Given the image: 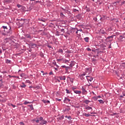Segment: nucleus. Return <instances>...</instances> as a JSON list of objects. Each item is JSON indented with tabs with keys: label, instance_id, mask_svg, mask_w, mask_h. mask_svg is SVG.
Returning a JSON list of instances; mask_svg holds the SVG:
<instances>
[{
	"label": "nucleus",
	"instance_id": "obj_4",
	"mask_svg": "<svg viewBox=\"0 0 125 125\" xmlns=\"http://www.w3.org/2000/svg\"><path fill=\"white\" fill-rule=\"evenodd\" d=\"M85 78H86V80L88 82H91L92 81H93V79H94L93 77L90 76H85Z\"/></svg>",
	"mask_w": 125,
	"mask_h": 125
},
{
	"label": "nucleus",
	"instance_id": "obj_1",
	"mask_svg": "<svg viewBox=\"0 0 125 125\" xmlns=\"http://www.w3.org/2000/svg\"><path fill=\"white\" fill-rule=\"evenodd\" d=\"M114 37H115V35H112V36L107 37L106 39L107 42V43H109V42H113V38Z\"/></svg>",
	"mask_w": 125,
	"mask_h": 125
},
{
	"label": "nucleus",
	"instance_id": "obj_41",
	"mask_svg": "<svg viewBox=\"0 0 125 125\" xmlns=\"http://www.w3.org/2000/svg\"><path fill=\"white\" fill-rule=\"evenodd\" d=\"M59 52H60V53H63V50L62 49H60L59 50Z\"/></svg>",
	"mask_w": 125,
	"mask_h": 125
},
{
	"label": "nucleus",
	"instance_id": "obj_58",
	"mask_svg": "<svg viewBox=\"0 0 125 125\" xmlns=\"http://www.w3.org/2000/svg\"><path fill=\"white\" fill-rule=\"evenodd\" d=\"M1 73L2 74H6L7 72H6V71H4L1 72Z\"/></svg>",
	"mask_w": 125,
	"mask_h": 125
},
{
	"label": "nucleus",
	"instance_id": "obj_14",
	"mask_svg": "<svg viewBox=\"0 0 125 125\" xmlns=\"http://www.w3.org/2000/svg\"><path fill=\"white\" fill-rule=\"evenodd\" d=\"M38 21H42V22H45L46 20L45 19L39 18L38 19Z\"/></svg>",
	"mask_w": 125,
	"mask_h": 125
},
{
	"label": "nucleus",
	"instance_id": "obj_28",
	"mask_svg": "<svg viewBox=\"0 0 125 125\" xmlns=\"http://www.w3.org/2000/svg\"><path fill=\"white\" fill-rule=\"evenodd\" d=\"M92 99H93V100H94V101H97L98 98H97V97H92Z\"/></svg>",
	"mask_w": 125,
	"mask_h": 125
},
{
	"label": "nucleus",
	"instance_id": "obj_51",
	"mask_svg": "<svg viewBox=\"0 0 125 125\" xmlns=\"http://www.w3.org/2000/svg\"><path fill=\"white\" fill-rule=\"evenodd\" d=\"M47 47H49V48H52V47L51 45H49V44H47Z\"/></svg>",
	"mask_w": 125,
	"mask_h": 125
},
{
	"label": "nucleus",
	"instance_id": "obj_36",
	"mask_svg": "<svg viewBox=\"0 0 125 125\" xmlns=\"http://www.w3.org/2000/svg\"><path fill=\"white\" fill-rule=\"evenodd\" d=\"M40 55L41 56V57L43 58L44 56V55L43 54V53H42V52H40Z\"/></svg>",
	"mask_w": 125,
	"mask_h": 125
},
{
	"label": "nucleus",
	"instance_id": "obj_9",
	"mask_svg": "<svg viewBox=\"0 0 125 125\" xmlns=\"http://www.w3.org/2000/svg\"><path fill=\"white\" fill-rule=\"evenodd\" d=\"M24 36L26 39H29V40L32 39V36L30 34H25Z\"/></svg>",
	"mask_w": 125,
	"mask_h": 125
},
{
	"label": "nucleus",
	"instance_id": "obj_53",
	"mask_svg": "<svg viewBox=\"0 0 125 125\" xmlns=\"http://www.w3.org/2000/svg\"><path fill=\"white\" fill-rule=\"evenodd\" d=\"M119 37L121 39V40H123V39H124V36H123V35H120Z\"/></svg>",
	"mask_w": 125,
	"mask_h": 125
},
{
	"label": "nucleus",
	"instance_id": "obj_3",
	"mask_svg": "<svg viewBox=\"0 0 125 125\" xmlns=\"http://www.w3.org/2000/svg\"><path fill=\"white\" fill-rule=\"evenodd\" d=\"M82 89L83 94L84 95H86V94H87V91L85 90V87L82 86Z\"/></svg>",
	"mask_w": 125,
	"mask_h": 125
},
{
	"label": "nucleus",
	"instance_id": "obj_30",
	"mask_svg": "<svg viewBox=\"0 0 125 125\" xmlns=\"http://www.w3.org/2000/svg\"><path fill=\"white\" fill-rule=\"evenodd\" d=\"M8 105L9 106H12V107H13V108H15V107H16V105H15L14 104H13L11 103L8 104Z\"/></svg>",
	"mask_w": 125,
	"mask_h": 125
},
{
	"label": "nucleus",
	"instance_id": "obj_6",
	"mask_svg": "<svg viewBox=\"0 0 125 125\" xmlns=\"http://www.w3.org/2000/svg\"><path fill=\"white\" fill-rule=\"evenodd\" d=\"M42 120H43V118L42 116L40 117L39 118V120L37 119V120L35 121L36 123H37V124H39V123H40V122H42Z\"/></svg>",
	"mask_w": 125,
	"mask_h": 125
},
{
	"label": "nucleus",
	"instance_id": "obj_32",
	"mask_svg": "<svg viewBox=\"0 0 125 125\" xmlns=\"http://www.w3.org/2000/svg\"><path fill=\"white\" fill-rule=\"evenodd\" d=\"M65 91H66V93L70 94L71 93V91L69 90L67 88L65 89Z\"/></svg>",
	"mask_w": 125,
	"mask_h": 125
},
{
	"label": "nucleus",
	"instance_id": "obj_31",
	"mask_svg": "<svg viewBox=\"0 0 125 125\" xmlns=\"http://www.w3.org/2000/svg\"><path fill=\"white\" fill-rule=\"evenodd\" d=\"M62 63H65V64H67V62H69V60H62Z\"/></svg>",
	"mask_w": 125,
	"mask_h": 125
},
{
	"label": "nucleus",
	"instance_id": "obj_33",
	"mask_svg": "<svg viewBox=\"0 0 125 125\" xmlns=\"http://www.w3.org/2000/svg\"><path fill=\"white\" fill-rule=\"evenodd\" d=\"M98 102L101 104H104V101L102 100H99Z\"/></svg>",
	"mask_w": 125,
	"mask_h": 125
},
{
	"label": "nucleus",
	"instance_id": "obj_7",
	"mask_svg": "<svg viewBox=\"0 0 125 125\" xmlns=\"http://www.w3.org/2000/svg\"><path fill=\"white\" fill-rule=\"evenodd\" d=\"M75 64H76V62H75L74 61H71V63L69 64V67L70 68H73V67H74V66H75Z\"/></svg>",
	"mask_w": 125,
	"mask_h": 125
},
{
	"label": "nucleus",
	"instance_id": "obj_22",
	"mask_svg": "<svg viewBox=\"0 0 125 125\" xmlns=\"http://www.w3.org/2000/svg\"><path fill=\"white\" fill-rule=\"evenodd\" d=\"M60 17L62 18H65V15H64V14H63V13L61 12L60 13Z\"/></svg>",
	"mask_w": 125,
	"mask_h": 125
},
{
	"label": "nucleus",
	"instance_id": "obj_46",
	"mask_svg": "<svg viewBox=\"0 0 125 125\" xmlns=\"http://www.w3.org/2000/svg\"><path fill=\"white\" fill-rule=\"evenodd\" d=\"M17 7H18V8H20V7H22V5H21L19 4H17Z\"/></svg>",
	"mask_w": 125,
	"mask_h": 125
},
{
	"label": "nucleus",
	"instance_id": "obj_11",
	"mask_svg": "<svg viewBox=\"0 0 125 125\" xmlns=\"http://www.w3.org/2000/svg\"><path fill=\"white\" fill-rule=\"evenodd\" d=\"M4 3H11L12 2V0H4Z\"/></svg>",
	"mask_w": 125,
	"mask_h": 125
},
{
	"label": "nucleus",
	"instance_id": "obj_5",
	"mask_svg": "<svg viewBox=\"0 0 125 125\" xmlns=\"http://www.w3.org/2000/svg\"><path fill=\"white\" fill-rule=\"evenodd\" d=\"M70 101H71V100L70 99H68V98L65 97L63 102H64V103L67 104V103H69V102H70Z\"/></svg>",
	"mask_w": 125,
	"mask_h": 125
},
{
	"label": "nucleus",
	"instance_id": "obj_29",
	"mask_svg": "<svg viewBox=\"0 0 125 125\" xmlns=\"http://www.w3.org/2000/svg\"><path fill=\"white\" fill-rule=\"evenodd\" d=\"M90 101L87 100H85L84 101V103H85V104H88L89 103H90Z\"/></svg>",
	"mask_w": 125,
	"mask_h": 125
},
{
	"label": "nucleus",
	"instance_id": "obj_10",
	"mask_svg": "<svg viewBox=\"0 0 125 125\" xmlns=\"http://www.w3.org/2000/svg\"><path fill=\"white\" fill-rule=\"evenodd\" d=\"M96 18H97V20H100L101 21V22H102V18L101 16H100V15H97Z\"/></svg>",
	"mask_w": 125,
	"mask_h": 125
},
{
	"label": "nucleus",
	"instance_id": "obj_15",
	"mask_svg": "<svg viewBox=\"0 0 125 125\" xmlns=\"http://www.w3.org/2000/svg\"><path fill=\"white\" fill-rule=\"evenodd\" d=\"M84 41L85 42H89V37L84 38Z\"/></svg>",
	"mask_w": 125,
	"mask_h": 125
},
{
	"label": "nucleus",
	"instance_id": "obj_21",
	"mask_svg": "<svg viewBox=\"0 0 125 125\" xmlns=\"http://www.w3.org/2000/svg\"><path fill=\"white\" fill-rule=\"evenodd\" d=\"M71 69H72V68H71V67L70 66H66V67H65V71L66 72H68V71L69 70H71Z\"/></svg>",
	"mask_w": 125,
	"mask_h": 125
},
{
	"label": "nucleus",
	"instance_id": "obj_19",
	"mask_svg": "<svg viewBox=\"0 0 125 125\" xmlns=\"http://www.w3.org/2000/svg\"><path fill=\"white\" fill-rule=\"evenodd\" d=\"M79 77L80 78V80H84V79H85V77H84V76L82 75L81 74L79 75Z\"/></svg>",
	"mask_w": 125,
	"mask_h": 125
},
{
	"label": "nucleus",
	"instance_id": "obj_17",
	"mask_svg": "<svg viewBox=\"0 0 125 125\" xmlns=\"http://www.w3.org/2000/svg\"><path fill=\"white\" fill-rule=\"evenodd\" d=\"M42 101L45 104H46V103H50V101H49V100H43Z\"/></svg>",
	"mask_w": 125,
	"mask_h": 125
},
{
	"label": "nucleus",
	"instance_id": "obj_34",
	"mask_svg": "<svg viewBox=\"0 0 125 125\" xmlns=\"http://www.w3.org/2000/svg\"><path fill=\"white\" fill-rule=\"evenodd\" d=\"M28 107H30L31 110H34V107L33 106V104L28 105Z\"/></svg>",
	"mask_w": 125,
	"mask_h": 125
},
{
	"label": "nucleus",
	"instance_id": "obj_12",
	"mask_svg": "<svg viewBox=\"0 0 125 125\" xmlns=\"http://www.w3.org/2000/svg\"><path fill=\"white\" fill-rule=\"evenodd\" d=\"M100 33L101 34H104V35H105H105H107V33L105 32V31H104V30H103V29H101L100 30Z\"/></svg>",
	"mask_w": 125,
	"mask_h": 125
},
{
	"label": "nucleus",
	"instance_id": "obj_62",
	"mask_svg": "<svg viewBox=\"0 0 125 125\" xmlns=\"http://www.w3.org/2000/svg\"><path fill=\"white\" fill-rule=\"evenodd\" d=\"M53 64L54 65H55V66H56V65L57 64L56 63V62H53Z\"/></svg>",
	"mask_w": 125,
	"mask_h": 125
},
{
	"label": "nucleus",
	"instance_id": "obj_60",
	"mask_svg": "<svg viewBox=\"0 0 125 125\" xmlns=\"http://www.w3.org/2000/svg\"><path fill=\"white\" fill-rule=\"evenodd\" d=\"M13 89H16V86L15 85H13Z\"/></svg>",
	"mask_w": 125,
	"mask_h": 125
},
{
	"label": "nucleus",
	"instance_id": "obj_59",
	"mask_svg": "<svg viewBox=\"0 0 125 125\" xmlns=\"http://www.w3.org/2000/svg\"><path fill=\"white\" fill-rule=\"evenodd\" d=\"M49 75H53V72L52 71L50 72Z\"/></svg>",
	"mask_w": 125,
	"mask_h": 125
},
{
	"label": "nucleus",
	"instance_id": "obj_37",
	"mask_svg": "<svg viewBox=\"0 0 125 125\" xmlns=\"http://www.w3.org/2000/svg\"><path fill=\"white\" fill-rule=\"evenodd\" d=\"M41 73H42V75L44 76V75H47L48 74L47 72H44L43 70L41 71Z\"/></svg>",
	"mask_w": 125,
	"mask_h": 125
},
{
	"label": "nucleus",
	"instance_id": "obj_61",
	"mask_svg": "<svg viewBox=\"0 0 125 125\" xmlns=\"http://www.w3.org/2000/svg\"><path fill=\"white\" fill-rule=\"evenodd\" d=\"M66 65H62V66H61V67L62 68H65V69H66Z\"/></svg>",
	"mask_w": 125,
	"mask_h": 125
},
{
	"label": "nucleus",
	"instance_id": "obj_49",
	"mask_svg": "<svg viewBox=\"0 0 125 125\" xmlns=\"http://www.w3.org/2000/svg\"><path fill=\"white\" fill-rule=\"evenodd\" d=\"M86 49H87V51H91V49H90V48H89V47H87L86 48Z\"/></svg>",
	"mask_w": 125,
	"mask_h": 125
},
{
	"label": "nucleus",
	"instance_id": "obj_13",
	"mask_svg": "<svg viewBox=\"0 0 125 125\" xmlns=\"http://www.w3.org/2000/svg\"><path fill=\"white\" fill-rule=\"evenodd\" d=\"M30 46H31V47L32 48L37 47V44L33 43H31L30 44Z\"/></svg>",
	"mask_w": 125,
	"mask_h": 125
},
{
	"label": "nucleus",
	"instance_id": "obj_44",
	"mask_svg": "<svg viewBox=\"0 0 125 125\" xmlns=\"http://www.w3.org/2000/svg\"><path fill=\"white\" fill-rule=\"evenodd\" d=\"M73 12H77V11L79 12V10H77L76 9H73Z\"/></svg>",
	"mask_w": 125,
	"mask_h": 125
},
{
	"label": "nucleus",
	"instance_id": "obj_23",
	"mask_svg": "<svg viewBox=\"0 0 125 125\" xmlns=\"http://www.w3.org/2000/svg\"><path fill=\"white\" fill-rule=\"evenodd\" d=\"M86 110H91L92 111V107L88 106L87 107H85Z\"/></svg>",
	"mask_w": 125,
	"mask_h": 125
},
{
	"label": "nucleus",
	"instance_id": "obj_57",
	"mask_svg": "<svg viewBox=\"0 0 125 125\" xmlns=\"http://www.w3.org/2000/svg\"><path fill=\"white\" fill-rule=\"evenodd\" d=\"M35 88H36L37 89H40V86H36L35 87Z\"/></svg>",
	"mask_w": 125,
	"mask_h": 125
},
{
	"label": "nucleus",
	"instance_id": "obj_40",
	"mask_svg": "<svg viewBox=\"0 0 125 125\" xmlns=\"http://www.w3.org/2000/svg\"><path fill=\"white\" fill-rule=\"evenodd\" d=\"M9 28H9V31H9V32L6 31L7 34H8V33H10V32H12V30H11V26H9Z\"/></svg>",
	"mask_w": 125,
	"mask_h": 125
},
{
	"label": "nucleus",
	"instance_id": "obj_39",
	"mask_svg": "<svg viewBox=\"0 0 125 125\" xmlns=\"http://www.w3.org/2000/svg\"><path fill=\"white\" fill-rule=\"evenodd\" d=\"M59 120H63L64 119V115H62L61 117L59 118Z\"/></svg>",
	"mask_w": 125,
	"mask_h": 125
},
{
	"label": "nucleus",
	"instance_id": "obj_38",
	"mask_svg": "<svg viewBox=\"0 0 125 125\" xmlns=\"http://www.w3.org/2000/svg\"><path fill=\"white\" fill-rule=\"evenodd\" d=\"M74 30H77V31H79V32H83V29H78V28H74Z\"/></svg>",
	"mask_w": 125,
	"mask_h": 125
},
{
	"label": "nucleus",
	"instance_id": "obj_50",
	"mask_svg": "<svg viewBox=\"0 0 125 125\" xmlns=\"http://www.w3.org/2000/svg\"><path fill=\"white\" fill-rule=\"evenodd\" d=\"M87 12H89L90 11V9L89 8H87L86 9Z\"/></svg>",
	"mask_w": 125,
	"mask_h": 125
},
{
	"label": "nucleus",
	"instance_id": "obj_45",
	"mask_svg": "<svg viewBox=\"0 0 125 125\" xmlns=\"http://www.w3.org/2000/svg\"><path fill=\"white\" fill-rule=\"evenodd\" d=\"M68 79H70V82H71V83H74V81H73V79H71V78H70V77H69Z\"/></svg>",
	"mask_w": 125,
	"mask_h": 125
},
{
	"label": "nucleus",
	"instance_id": "obj_25",
	"mask_svg": "<svg viewBox=\"0 0 125 125\" xmlns=\"http://www.w3.org/2000/svg\"><path fill=\"white\" fill-rule=\"evenodd\" d=\"M84 116H85V117H86V118H88V117H90V116H92V115H91L89 114L84 113Z\"/></svg>",
	"mask_w": 125,
	"mask_h": 125
},
{
	"label": "nucleus",
	"instance_id": "obj_48",
	"mask_svg": "<svg viewBox=\"0 0 125 125\" xmlns=\"http://www.w3.org/2000/svg\"><path fill=\"white\" fill-rule=\"evenodd\" d=\"M2 28H3V29H6V30H7V26H5L4 25L2 26Z\"/></svg>",
	"mask_w": 125,
	"mask_h": 125
},
{
	"label": "nucleus",
	"instance_id": "obj_64",
	"mask_svg": "<svg viewBox=\"0 0 125 125\" xmlns=\"http://www.w3.org/2000/svg\"><path fill=\"white\" fill-rule=\"evenodd\" d=\"M82 76H85V75H86V74H85V73H83L82 74H81Z\"/></svg>",
	"mask_w": 125,
	"mask_h": 125
},
{
	"label": "nucleus",
	"instance_id": "obj_55",
	"mask_svg": "<svg viewBox=\"0 0 125 125\" xmlns=\"http://www.w3.org/2000/svg\"><path fill=\"white\" fill-rule=\"evenodd\" d=\"M93 20H94V21H95V22H96L97 21V18H93Z\"/></svg>",
	"mask_w": 125,
	"mask_h": 125
},
{
	"label": "nucleus",
	"instance_id": "obj_2",
	"mask_svg": "<svg viewBox=\"0 0 125 125\" xmlns=\"http://www.w3.org/2000/svg\"><path fill=\"white\" fill-rule=\"evenodd\" d=\"M72 89L76 94H81L82 93V91L76 90V88L75 87H72Z\"/></svg>",
	"mask_w": 125,
	"mask_h": 125
},
{
	"label": "nucleus",
	"instance_id": "obj_26",
	"mask_svg": "<svg viewBox=\"0 0 125 125\" xmlns=\"http://www.w3.org/2000/svg\"><path fill=\"white\" fill-rule=\"evenodd\" d=\"M5 62L7 64H10V63L11 62V61H10L8 59H7V60H6Z\"/></svg>",
	"mask_w": 125,
	"mask_h": 125
},
{
	"label": "nucleus",
	"instance_id": "obj_52",
	"mask_svg": "<svg viewBox=\"0 0 125 125\" xmlns=\"http://www.w3.org/2000/svg\"><path fill=\"white\" fill-rule=\"evenodd\" d=\"M56 101H59V102H60V101H61V99H59L56 98Z\"/></svg>",
	"mask_w": 125,
	"mask_h": 125
},
{
	"label": "nucleus",
	"instance_id": "obj_27",
	"mask_svg": "<svg viewBox=\"0 0 125 125\" xmlns=\"http://www.w3.org/2000/svg\"><path fill=\"white\" fill-rule=\"evenodd\" d=\"M25 20H26L25 19H21L20 20L19 23H20L22 21V24H24V23H25Z\"/></svg>",
	"mask_w": 125,
	"mask_h": 125
},
{
	"label": "nucleus",
	"instance_id": "obj_24",
	"mask_svg": "<svg viewBox=\"0 0 125 125\" xmlns=\"http://www.w3.org/2000/svg\"><path fill=\"white\" fill-rule=\"evenodd\" d=\"M22 85H21V87L22 88H25V87H26V85L25 84V83H22Z\"/></svg>",
	"mask_w": 125,
	"mask_h": 125
},
{
	"label": "nucleus",
	"instance_id": "obj_35",
	"mask_svg": "<svg viewBox=\"0 0 125 125\" xmlns=\"http://www.w3.org/2000/svg\"><path fill=\"white\" fill-rule=\"evenodd\" d=\"M30 103H31V102H27V101H25L23 104H24V105H27V104H30Z\"/></svg>",
	"mask_w": 125,
	"mask_h": 125
},
{
	"label": "nucleus",
	"instance_id": "obj_8",
	"mask_svg": "<svg viewBox=\"0 0 125 125\" xmlns=\"http://www.w3.org/2000/svg\"><path fill=\"white\" fill-rule=\"evenodd\" d=\"M59 78L61 81H65V80H66V76H59Z\"/></svg>",
	"mask_w": 125,
	"mask_h": 125
},
{
	"label": "nucleus",
	"instance_id": "obj_56",
	"mask_svg": "<svg viewBox=\"0 0 125 125\" xmlns=\"http://www.w3.org/2000/svg\"><path fill=\"white\" fill-rule=\"evenodd\" d=\"M67 119L68 120H71L72 119V117H71V116H68Z\"/></svg>",
	"mask_w": 125,
	"mask_h": 125
},
{
	"label": "nucleus",
	"instance_id": "obj_47",
	"mask_svg": "<svg viewBox=\"0 0 125 125\" xmlns=\"http://www.w3.org/2000/svg\"><path fill=\"white\" fill-rule=\"evenodd\" d=\"M61 32H62V33H65V29H62L61 30Z\"/></svg>",
	"mask_w": 125,
	"mask_h": 125
},
{
	"label": "nucleus",
	"instance_id": "obj_63",
	"mask_svg": "<svg viewBox=\"0 0 125 125\" xmlns=\"http://www.w3.org/2000/svg\"><path fill=\"white\" fill-rule=\"evenodd\" d=\"M67 53H68V54L72 53V52L71 51H67Z\"/></svg>",
	"mask_w": 125,
	"mask_h": 125
},
{
	"label": "nucleus",
	"instance_id": "obj_20",
	"mask_svg": "<svg viewBox=\"0 0 125 125\" xmlns=\"http://www.w3.org/2000/svg\"><path fill=\"white\" fill-rule=\"evenodd\" d=\"M107 19V16H103V17H102V22L103 21H104V20H105V19Z\"/></svg>",
	"mask_w": 125,
	"mask_h": 125
},
{
	"label": "nucleus",
	"instance_id": "obj_54",
	"mask_svg": "<svg viewBox=\"0 0 125 125\" xmlns=\"http://www.w3.org/2000/svg\"><path fill=\"white\" fill-rule=\"evenodd\" d=\"M20 125H25V124L23 123V122H21L20 123Z\"/></svg>",
	"mask_w": 125,
	"mask_h": 125
},
{
	"label": "nucleus",
	"instance_id": "obj_16",
	"mask_svg": "<svg viewBox=\"0 0 125 125\" xmlns=\"http://www.w3.org/2000/svg\"><path fill=\"white\" fill-rule=\"evenodd\" d=\"M107 45H108V48H112V43L108 42V43L107 42L106 43Z\"/></svg>",
	"mask_w": 125,
	"mask_h": 125
},
{
	"label": "nucleus",
	"instance_id": "obj_42",
	"mask_svg": "<svg viewBox=\"0 0 125 125\" xmlns=\"http://www.w3.org/2000/svg\"><path fill=\"white\" fill-rule=\"evenodd\" d=\"M63 59H64L63 58L62 59H58L57 60V61H58V62H60V61H62V60H63Z\"/></svg>",
	"mask_w": 125,
	"mask_h": 125
},
{
	"label": "nucleus",
	"instance_id": "obj_18",
	"mask_svg": "<svg viewBox=\"0 0 125 125\" xmlns=\"http://www.w3.org/2000/svg\"><path fill=\"white\" fill-rule=\"evenodd\" d=\"M41 122H42L41 125H46V124H47V121H46V120H42Z\"/></svg>",
	"mask_w": 125,
	"mask_h": 125
},
{
	"label": "nucleus",
	"instance_id": "obj_43",
	"mask_svg": "<svg viewBox=\"0 0 125 125\" xmlns=\"http://www.w3.org/2000/svg\"><path fill=\"white\" fill-rule=\"evenodd\" d=\"M70 110H71V108H70L65 109V111H66L67 112H69V111H70Z\"/></svg>",
	"mask_w": 125,
	"mask_h": 125
}]
</instances>
